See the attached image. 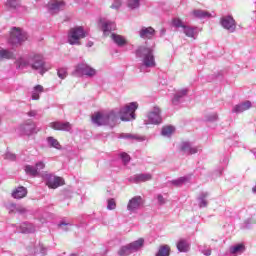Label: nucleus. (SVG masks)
<instances>
[{
    "mask_svg": "<svg viewBox=\"0 0 256 256\" xmlns=\"http://www.w3.org/2000/svg\"><path fill=\"white\" fill-rule=\"evenodd\" d=\"M171 248L168 245L160 246L156 256H169Z\"/></svg>",
    "mask_w": 256,
    "mask_h": 256,
    "instance_id": "c9c22d12",
    "label": "nucleus"
},
{
    "mask_svg": "<svg viewBox=\"0 0 256 256\" xmlns=\"http://www.w3.org/2000/svg\"><path fill=\"white\" fill-rule=\"evenodd\" d=\"M253 193H256V185L252 188Z\"/></svg>",
    "mask_w": 256,
    "mask_h": 256,
    "instance_id": "4d7b16f0",
    "label": "nucleus"
},
{
    "mask_svg": "<svg viewBox=\"0 0 256 256\" xmlns=\"http://www.w3.org/2000/svg\"><path fill=\"white\" fill-rule=\"evenodd\" d=\"M107 209L108 211H114V209H117V202H115V199L110 198L107 200Z\"/></svg>",
    "mask_w": 256,
    "mask_h": 256,
    "instance_id": "58836bf2",
    "label": "nucleus"
},
{
    "mask_svg": "<svg viewBox=\"0 0 256 256\" xmlns=\"http://www.w3.org/2000/svg\"><path fill=\"white\" fill-rule=\"evenodd\" d=\"M24 171H25L26 175H30V177L39 176V172L37 171V168L35 166L26 165L24 167Z\"/></svg>",
    "mask_w": 256,
    "mask_h": 256,
    "instance_id": "c756f323",
    "label": "nucleus"
},
{
    "mask_svg": "<svg viewBox=\"0 0 256 256\" xmlns=\"http://www.w3.org/2000/svg\"><path fill=\"white\" fill-rule=\"evenodd\" d=\"M220 25H222L223 29L229 31V33H235L237 29V22L233 16H224L220 19Z\"/></svg>",
    "mask_w": 256,
    "mask_h": 256,
    "instance_id": "f8f14e48",
    "label": "nucleus"
},
{
    "mask_svg": "<svg viewBox=\"0 0 256 256\" xmlns=\"http://www.w3.org/2000/svg\"><path fill=\"white\" fill-rule=\"evenodd\" d=\"M44 179L49 189H57L58 187L65 185V180L62 177L55 176L53 174H46Z\"/></svg>",
    "mask_w": 256,
    "mask_h": 256,
    "instance_id": "9d476101",
    "label": "nucleus"
},
{
    "mask_svg": "<svg viewBox=\"0 0 256 256\" xmlns=\"http://www.w3.org/2000/svg\"><path fill=\"white\" fill-rule=\"evenodd\" d=\"M251 107V101H245L243 103L235 105L232 109V113H244V111H249Z\"/></svg>",
    "mask_w": 256,
    "mask_h": 256,
    "instance_id": "412c9836",
    "label": "nucleus"
},
{
    "mask_svg": "<svg viewBox=\"0 0 256 256\" xmlns=\"http://www.w3.org/2000/svg\"><path fill=\"white\" fill-rule=\"evenodd\" d=\"M172 25H173V27H176L177 29H179V27H181L183 29V27L186 26L185 24H183V21H181V19H179V18L173 19Z\"/></svg>",
    "mask_w": 256,
    "mask_h": 256,
    "instance_id": "79ce46f5",
    "label": "nucleus"
},
{
    "mask_svg": "<svg viewBox=\"0 0 256 256\" xmlns=\"http://www.w3.org/2000/svg\"><path fill=\"white\" fill-rule=\"evenodd\" d=\"M173 133H175V127L173 126H164L161 131V135H163V137H171Z\"/></svg>",
    "mask_w": 256,
    "mask_h": 256,
    "instance_id": "72a5a7b5",
    "label": "nucleus"
},
{
    "mask_svg": "<svg viewBox=\"0 0 256 256\" xmlns=\"http://www.w3.org/2000/svg\"><path fill=\"white\" fill-rule=\"evenodd\" d=\"M100 23L101 29L105 36L109 35L111 31H115V29H117V25H115V22L109 20H100Z\"/></svg>",
    "mask_w": 256,
    "mask_h": 256,
    "instance_id": "f3484780",
    "label": "nucleus"
},
{
    "mask_svg": "<svg viewBox=\"0 0 256 256\" xmlns=\"http://www.w3.org/2000/svg\"><path fill=\"white\" fill-rule=\"evenodd\" d=\"M180 149L186 155H195L199 151V148L193 147L189 142H182Z\"/></svg>",
    "mask_w": 256,
    "mask_h": 256,
    "instance_id": "aec40b11",
    "label": "nucleus"
},
{
    "mask_svg": "<svg viewBox=\"0 0 256 256\" xmlns=\"http://www.w3.org/2000/svg\"><path fill=\"white\" fill-rule=\"evenodd\" d=\"M177 249L180 253H187V251H189V242L183 239L179 240L177 243Z\"/></svg>",
    "mask_w": 256,
    "mask_h": 256,
    "instance_id": "cd10ccee",
    "label": "nucleus"
},
{
    "mask_svg": "<svg viewBox=\"0 0 256 256\" xmlns=\"http://www.w3.org/2000/svg\"><path fill=\"white\" fill-rule=\"evenodd\" d=\"M111 39L112 41H114V43L116 45H118V47H124V45H127V40L125 39V37L112 33L111 34Z\"/></svg>",
    "mask_w": 256,
    "mask_h": 256,
    "instance_id": "b1692460",
    "label": "nucleus"
},
{
    "mask_svg": "<svg viewBox=\"0 0 256 256\" xmlns=\"http://www.w3.org/2000/svg\"><path fill=\"white\" fill-rule=\"evenodd\" d=\"M5 159H7L8 161H15V159H17V156L11 152H8L5 154Z\"/></svg>",
    "mask_w": 256,
    "mask_h": 256,
    "instance_id": "8fccbe9b",
    "label": "nucleus"
},
{
    "mask_svg": "<svg viewBox=\"0 0 256 256\" xmlns=\"http://www.w3.org/2000/svg\"><path fill=\"white\" fill-rule=\"evenodd\" d=\"M15 54L9 50L0 49V61L3 59H13Z\"/></svg>",
    "mask_w": 256,
    "mask_h": 256,
    "instance_id": "f704fd0d",
    "label": "nucleus"
},
{
    "mask_svg": "<svg viewBox=\"0 0 256 256\" xmlns=\"http://www.w3.org/2000/svg\"><path fill=\"white\" fill-rule=\"evenodd\" d=\"M144 243H145V240H143V238H140L130 244H127L126 246H122L118 250V255L119 256H129L133 253H137V251H139V249H141V247H143Z\"/></svg>",
    "mask_w": 256,
    "mask_h": 256,
    "instance_id": "39448f33",
    "label": "nucleus"
},
{
    "mask_svg": "<svg viewBox=\"0 0 256 256\" xmlns=\"http://www.w3.org/2000/svg\"><path fill=\"white\" fill-rule=\"evenodd\" d=\"M47 143L50 147H54V149H61V144H59V141L54 137H48Z\"/></svg>",
    "mask_w": 256,
    "mask_h": 256,
    "instance_id": "e433bc0d",
    "label": "nucleus"
},
{
    "mask_svg": "<svg viewBox=\"0 0 256 256\" xmlns=\"http://www.w3.org/2000/svg\"><path fill=\"white\" fill-rule=\"evenodd\" d=\"M49 127L51 129H54V131H71V129H73V125H71V123L69 122H60V121H55V122H51L49 124Z\"/></svg>",
    "mask_w": 256,
    "mask_h": 256,
    "instance_id": "2eb2a0df",
    "label": "nucleus"
},
{
    "mask_svg": "<svg viewBox=\"0 0 256 256\" xmlns=\"http://www.w3.org/2000/svg\"><path fill=\"white\" fill-rule=\"evenodd\" d=\"M121 5H122L121 0H114V2L110 7L111 9H121Z\"/></svg>",
    "mask_w": 256,
    "mask_h": 256,
    "instance_id": "a18cd8bd",
    "label": "nucleus"
},
{
    "mask_svg": "<svg viewBox=\"0 0 256 256\" xmlns=\"http://www.w3.org/2000/svg\"><path fill=\"white\" fill-rule=\"evenodd\" d=\"M182 29H183V33L186 35V37L195 39V36L197 35V29H195L191 26H183Z\"/></svg>",
    "mask_w": 256,
    "mask_h": 256,
    "instance_id": "bb28decb",
    "label": "nucleus"
},
{
    "mask_svg": "<svg viewBox=\"0 0 256 256\" xmlns=\"http://www.w3.org/2000/svg\"><path fill=\"white\" fill-rule=\"evenodd\" d=\"M139 104L132 102L120 109H117V115L121 121H133L135 120V111H137Z\"/></svg>",
    "mask_w": 256,
    "mask_h": 256,
    "instance_id": "20e7f679",
    "label": "nucleus"
},
{
    "mask_svg": "<svg viewBox=\"0 0 256 256\" xmlns=\"http://www.w3.org/2000/svg\"><path fill=\"white\" fill-rule=\"evenodd\" d=\"M122 139H130L131 141H145V137L134 134H121Z\"/></svg>",
    "mask_w": 256,
    "mask_h": 256,
    "instance_id": "473e14b6",
    "label": "nucleus"
},
{
    "mask_svg": "<svg viewBox=\"0 0 256 256\" xmlns=\"http://www.w3.org/2000/svg\"><path fill=\"white\" fill-rule=\"evenodd\" d=\"M117 119H119V116L117 114V109H115L109 112H98L94 114L92 116V123L98 127H101L102 125L115 127V125H117Z\"/></svg>",
    "mask_w": 256,
    "mask_h": 256,
    "instance_id": "7ed1b4c3",
    "label": "nucleus"
},
{
    "mask_svg": "<svg viewBox=\"0 0 256 256\" xmlns=\"http://www.w3.org/2000/svg\"><path fill=\"white\" fill-rule=\"evenodd\" d=\"M41 253H45V248H42Z\"/></svg>",
    "mask_w": 256,
    "mask_h": 256,
    "instance_id": "13d9d810",
    "label": "nucleus"
},
{
    "mask_svg": "<svg viewBox=\"0 0 256 256\" xmlns=\"http://www.w3.org/2000/svg\"><path fill=\"white\" fill-rule=\"evenodd\" d=\"M71 256H77V255H75V254H72Z\"/></svg>",
    "mask_w": 256,
    "mask_h": 256,
    "instance_id": "bf43d9fd",
    "label": "nucleus"
},
{
    "mask_svg": "<svg viewBox=\"0 0 256 256\" xmlns=\"http://www.w3.org/2000/svg\"><path fill=\"white\" fill-rule=\"evenodd\" d=\"M162 122L161 109L155 106L148 112L146 119L144 120V125H160Z\"/></svg>",
    "mask_w": 256,
    "mask_h": 256,
    "instance_id": "0eeeda50",
    "label": "nucleus"
},
{
    "mask_svg": "<svg viewBox=\"0 0 256 256\" xmlns=\"http://www.w3.org/2000/svg\"><path fill=\"white\" fill-rule=\"evenodd\" d=\"M6 7L8 9H17V7H19V1L18 0H7Z\"/></svg>",
    "mask_w": 256,
    "mask_h": 256,
    "instance_id": "ea45409f",
    "label": "nucleus"
},
{
    "mask_svg": "<svg viewBox=\"0 0 256 256\" xmlns=\"http://www.w3.org/2000/svg\"><path fill=\"white\" fill-rule=\"evenodd\" d=\"M57 75L59 79H66L67 78V68H59L57 70Z\"/></svg>",
    "mask_w": 256,
    "mask_h": 256,
    "instance_id": "a19ab883",
    "label": "nucleus"
},
{
    "mask_svg": "<svg viewBox=\"0 0 256 256\" xmlns=\"http://www.w3.org/2000/svg\"><path fill=\"white\" fill-rule=\"evenodd\" d=\"M13 199H23V197H27V188L20 186L13 190L12 192Z\"/></svg>",
    "mask_w": 256,
    "mask_h": 256,
    "instance_id": "4be33fe9",
    "label": "nucleus"
},
{
    "mask_svg": "<svg viewBox=\"0 0 256 256\" xmlns=\"http://www.w3.org/2000/svg\"><path fill=\"white\" fill-rule=\"evenodd\" d=\"M218 118L217 113H212L206 116V121H217Z\"/></svg>",
    "mask_w": 256,
    "mask_h": 256,
    "instance_id": "49530a36",
    "label": "nucleus"
},
{
    "mask_svg": "<svg viewBox=\"0 0 256 256\" xmlns=\"http://www.w3.org/2000/svg\"><path fill=\"white\" fill-rule=\"evenodd\" d=\"M144 203L143 197L134 196L127 203V211L130 213V215L139 213V209L143 207Z\"/></svg>",
    "mask_w": 256,
    "mask_h": 256,
    "instance_id": "1a4fd4ad",
    "label": "nucleus"
},
{
    "mask_svg": "<svg viewBox=\"0 0 256 256\" xmlns=\"http://www.w3.org/2000/svg\"><path fill=\"white\" fill-rule=\"evenodd\" d=\"M20 233H35V226L24 222L20 225Z\"/></svg>",
    "mask_w": 256,
    "mask_h": 256,
    "instance_id": "a878e982",
    "label": "nucleus"
},
{
    "mask_svg": "<svg viewBox=\"0 0 256 256\" xmlns=\"http://www.w3.org/2000/svg\"><path fill=\"white\" fill-rule=\"evenodd\" d=\"M141 0H128L127 1V7L128 9H139Z\"/></svg>",
    "mask_w": 256,
    "mask_h": 256,
    "instance_id": "4c0bfd02",
    "label": "nucleus"
},
{
    "mask_svg": "<svg viewBox=\"0 0 256 256\" xmlns=\"http://www.w3.org/2000/svg\"><path fill=\"white\" fill-rule=\"evenodd\" d=\"M157 201H158V205H165L167 203V200L161 194L157 195Z\"/></svg>",
    "mask_w": 256,
    "mask_h": 256,
    "instance_id": "de8ad7c7",
    "label": "nucleus"
},
{
    "mask_svg": "<svg viewBox=\"0 0 256 256\" xmlns=\"http://www.w3.org/2000/svg\"><path fill=\"white\" fill-rule=\"evenodd\" d=\"M5 207L7 210H9V213H13V211H17V205L15 203L6 204Z\"/></svg>",
    "mask_w": 256,
    "mask_h": 256,
    "instance_id": "c03bdc74",
    "label": "nucleus"
},
{
    "mask_svg": "<svg viewBox=\"0 0 256 256\" xmlns=\"http://www.w3.org/2000/svg\"><path fill=\"white\" fill-rule=\"evenodd\" d=\"M202 253L203 255L211 256V249L203 250Z\"/></svg>",
    "mask_w": 256,
    "mask_h": 256,
    "instance_id": "5fc2aeb1",
    "label": "nucleus"
},
{
    "mask_svg": "<svg viewBox=\"0 0 256 256\" xmlns=\"http://www.w3.org/2000/svg\"><path fill=\"white\" fill-rule=\"evenodd\" d=\"M20 131L24 135H33L34 133H39L41 129L37 128V125H35V122H27L20 126Z\"/></svg>",
    "mask_w": 256,
    "mask_h": 256,
    "instance_id": "4468645a",
    "label": "nucleus"
},
{
    "mask_svg": "<svg viewBox=\"0 0 256 256\" xmlns=\"http://www.w3.org/2000/svg\"><path fill=\"white\" fill-rule=\"evenodd\" d=\"M27 38V32L19 28H13L10 34V43H12V45H17V43H23V41H27Z\"/></svg>",
    "mask_w": 256,
    "mask_h": 256,
    "instance_id": "9b49d317",
    "label": "nucleus"
},
{
    "mask_svg": "<svg viewBox=\"0 0 256 256\" xmlns=\"http://www.w3.org/2000/svg\"><path fill=\"white\" fill-rule=\"evenodd\" d=\"M120 157H121L123 163H125V165H127V163H129L131 161V157L129 156V154H127L125 152H122L120 154Z\"/></svg>",
    "mask_w": 256,
    "mask_h": 256,
    "instance_id": "37998d69",
    "label": "nucleus"
},
{
    "mask_svg": "<svg viewBox=\"0 0 256 256\" xmlns=\"http://www.w3.org/2000/svg\"><path fill=\"white\" fill-rule=\"evenodd\" d=\"M84 37H87V35L83 27L72 28L68 34V43L70 45H81L79 40L84 39Z\"/></svg>",
    "mask_w": 256,
    "mask_h": 256,
    "instance_id": "6e6552de",
    "label": "nucleus"
},
{
    "mask_svg": "<svg viewBox=\"0 0 256 256\" xmlns=\"http://www.w3.org/2000/svg\"><path fill=\"white\" fill-rule=\"evenodd\" d=\"M209 197V192H201L198 197V205L200 208L207 207L209 205V202L207 201V198Z\"/></svg>",
    "mask_w": 256,
    "mask_h": 256,
    "instance_id": "393cba45",
    "label": "nucleus"
},
{
    "mask_svg": "<svg viewBox=\"0 0 256 256\" xmlns=\"http://www.w3.org/2000/svg\"><path fill=\"white\" fill-rule=\"evenodd\" d=\"M87 47H93V42H88Z\"/></svg>",
    "mask_w": 256,
    "mask_h": 256,
    "instance_id": "6e6d98bb",
    "label": "nucleus"
},
{
    "mask_svg": "<svg viewBox=\"0 0 256 256\" xmlns=\"http://www.w3.org/2000/svg\"><path fill=\"white\" fill-rule=\"evenodd\" d=\"M191 181V176H183L176 180H172V185H175V187H181L183 183H189Z\"/></svg>",
    "mask_w": 256,
    "mask_h": 256,
    "instance_id": "7c9ffc66",
    "label": "nucleus"
},
{
    "mask_svg": "<svg viewBox=\"0 0 256 256\" xmlns=\"http://www.w3.org/2000/svg\"><path fill=\"white\" fill-rule=\"evenodd\" d=\"M192 13L194 17H197L198 19H207L211 17V13L205 10H194Z\"/></svg>",
    "mask_w": 256,
    "mask_h": 256,
    "instance_id": "2f4dec72",
    "label": "nucleus"
},
{
    "mask_svg": "<svg viewBox=\"0 0 256 256\" xmlns=\"http://www.w3.org/2000/svg\"><path fill=\"white\" fill-rule=\"evenodd\" d=\"M139 37L141 39H152L155 37V28L153 27H145L143 26L140 30H139Z\"/></svg>",
    "mask_w": 256,
    "mask_h": 256,
    "instance_id": "a211bd4d",
    "label": "nucleus"
},
{
    "mask_svg": "<svg viewBox=\"0 0 256 256\" xmlns=\"http://www.w3.org/2000/svg\"><path fill=\"white\" fill-rule=\"evenodd\" d=\"M69 225H71V224H69V223H67V222H65V221H62V222H60V223L58 224V227H59L60 229H62V231H69V229L67 228V226H69Z\"/></svg>",
    "mask_w": 256,
    "mask_h": 256,
    "instance_id": "09e8293b",
    "label": "nucleus"
},
{
    "mask_svg": "<svg viewBox=\"0 0 256 256\" xmlns=\"http://www.w3.org/2000/svg\"><path fill=\"white\" fill-rule=\"evenodd\" d=\"M16 211H17V213H20L21 215H23L24 213H27V209H25L23 207H17Z\"/></svg>",
    "mask_w": 256,
    "mask_h": 256,
    "instance_id": "603ef678",
    "label": "nucleus"
},
{
    "mask_svg": "<svg viewBox=\"0 0 256 256\" xmlns=\"http://www.w3.org/2000/svg\"><path fill=\"white\" fill-rule=\"evenodd\" d=\"M37 172L39 173V171H41L42 169H45V163L43 161H40L38 163H36V167Z\"/></svg>",
    "mask_w": 256,
    "mask_h": 256,
    "instance_id": "3c124183",
    "label": "nucleus"
},
{
    "mask_svg": "<svg viewBox=\"0 0 256 256\" xmlns=\"http://www.w3.org/2000/svg\"><path fill=\"white\" fill-rule=\"evenodd\" d=\"M18 69H25V67H31L34 71H39L40 75H45L49 69L45 67V59L39 54H34L28 59L19 58L16 61Z\"/></svg>",
    "mask_w": 256,
    "mask_h": 256,
    "instance_id": "f03ea898",
    "label": "nucleus"
},
{
    "mask_svg": "<svg viewBox=\"0 0 256 256\" xmlns=\"http://www.w3.org/2000/svg\"><path fill=\"white\" fill-rule=\"evenodd\" d=\"M188 93H189V89H187V88H182V89L178 90L174 94V97L172 98V104L179 105L181 103V99H183V97H186V95Z\"/></svg>",
    "mask_w": 256,
    "mask_h": 256,
    "instance_id": "6ab92c4d",
    "label": "nucleus"
},
{
    "mask_svg": "<svg viewBox=\"0 0 256 256\" xmlns=\"http://www.w3.org/2000/svg\"><path fill=\"white\" fill-rule=\"evenodd\" d=\"M153 179V174L151 173H140L135 174L134 176L129 178L131 183H147V181H151Z\"/></svg>",
    "mask_w": 256,
    "mask_h": 256,
    "instance_id": "dca6fc26",
    "label": "nucleus"
},
{
    "mask_svg": "<svg viewBox=\"0 0 256 256\" xmlns=\"http://www.w3.org/2000/svg\"><path fill=\"white\" fill-rule=\"evenodd\" d=\"M28 117H36L37 116V112L36 110H30L28 113H27Z\"/></svg>",
    "mask_w": 256,
    "mask_h": 256,
    "instance_id": "864d4df0",
    "label": "nucleus"
},
{
    "mask_svg": "<svg viewBox=\"0 0 256 256\" xmlns=\"http://www.w3.org/2000/svg\"><path fill=\"white\" fill-rule=\"evenodd\" d=\"M73 73L76 77H83V75L86 77H95V75H97V70L85 62H81L75 66Z\"/></svg>",
    "mask_w": 256,
    "mask_h": 256,
    "instance_id": "423d86ee",
    "label": "nucleus"
},
{
    "mask_svg": "<svg viewBox=\"0 0 256 256\" xmlns=\"http://www.w3.org/2000/svg\"><path fill=\"white\" fill-rule=\"evenodd\" d=\"M45 89L43 88L42 85H36L33 87L32 92H31V99L33 101H39L41 93H43Z\"/></svg>",
    "mask_w": 256,
    "mask_h": 256,
    "instance_id": "5701e85b",
    "label": "nucleus"
},
{
    "mask_svg": "<svg viewBox=\"0 0 256 256\" xmlns=\"http://www.w3.org/2000/svg\"><path fill=\"white\" fill-rule=\"evenodd\" d=\"M244 252H245V245L243 244H238L230 247V253L232 255H241V253H244Z\"/></svg>",
    "mask_w": 256,
    "mask_h": 256,
    "instance_id": "c85d7f7f",
    "label": "nucleus"
},
{
    "mask_svg": "<svg viewBox=\"0 0 256 256\" xmlns=\"http://www.w3.org/2000/svg\"><path fill=\"white\" fill-rule=\"evenodd\" d=\"M65 7V1L63 0H51L47 4L48 12L51 15H57Z\"/></svg>",
    "mask_w": 256,
    "mask_h": 256,
    "instance_id": "ddd939ff",
    "label": "nucleus"
},
{
    "mask_svg": "<svg viewBox=\"0 0 256 256\" xmlns=\"http://www.w3.org/2000/svg\"><path fill=\"white\" fill-rule=\"evenodd\" d=\"M135 55L137 59H140L141 61V73L147 72V69H154V67H157V62L155 61L154 46H140L136 49Z\"/></svg>",
    "mask_w": 256,
    "mask_h": 256,
    "instance_id": "f257e3e1",
    "label": "nucleus"
}]
</instances>
